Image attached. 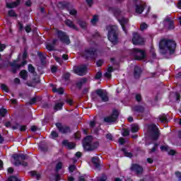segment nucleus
<instances>
[{"mask_svg":"<svg viewBox=\"0 0 181 181\" xmlns=\"http://www.w3.org/2000/svg\"><path fill=\"white\" fill-rule=\"evenodd\" d=\"M159 49L161 54H166L168 50H169L170 54H173L176 50V42L173 40L162 39L159 42Z\"/></svg>","mask_w":181,"mask_h":181,"instance_id":"1","label":"nucleus"},{"mask_svg":"<svg viewBox=\"0 0 181 181\" xmlns=\"http://www.w3.org/2000/svg\"><path fill=\"white\" fill-rule=\"evenodd\" d=\"M82 145L84 151L86 152H93L98 149L100 143L98 141L93 142V137L91 136H86L82 141Z\"/></svg>","mask_w":181,"mask_h":181,"instance_id":"2","label":"nucleus"},{"mask_svg":"<svg viewBox=\"0 0 181 181\" xmlns=\"http://www.w3.org/2000/svg\"><path fill=\"white\" fill-rule=\"evenodd\" d=\"M91 98L95 103H100V98H101L102 103H108V101H110L108 95L101 88L95 90V93L91 94Z\"/></svg>","mask_w":181,"mask_h":181,"instance_id":"3","label":"nucleus"},{"mask_svg":"<svg viewBox=\"0 0 181 181\" xmlns=\"http://www.w3.org/2000/svg\"><path fill=\"white\" fill-rule=\"evenodd\" d=\"M13 159H14L15 163L14 165L15 166H24V168H26L28 166V162L24 161L28 159V155L27 154H23V153H13L12 155Z\"/></svg>","mask_w":181,"mask_h":181,"instance_id":"4","label":"nucleus"},{"mask_svg":"<svg viewBox=\"0 0 181 181\" xmlns=\"http://www.w3.org/2000/svg\"><path fill=\"white\" fill-rule=\"evenodd\" d=\"M129 54L132 56L134 60H137L138 62H141V60H144V59L146 58V54L145 53V51L139 48H133L129 49Z\"/></svg>","mask_w":181,"mask_h":181,"instance_id":"5","label":"nucleus"},{"mask_svg":"<svg viewBox=\"0 0 181 181\" xmlns=\"http://www.w3.org/2000/svg\"><path fill=\"white\" fill-rule=\"evenodd\" d=\"M107 38L112 45H118V33H117V29L110 28L107 33Z\"/></svg>","mask_w":181,"mask_h":181,"instance_id":"6","label":"nucleus"},{"mask_svg":"<svg viewBox=\"0 0 181 181\" xmlns=\"http://www.w3.org/2000/svg\"><path fill=\"white\" fill-rule=\"evenodd\" d=\"M83 57L88 60H95V57H97V49L94 47H90L88 49H86L84 50Z\"/></svg>","mask_w":181,"mask_h":181,"instance_id":"7","label":"nucleus"},{"mask_svg":"<svg viewBox=\"0 0 181 181\" xmlns=\"http://www.w3.org/2000/svg\"><path fill=\"white\" fill-rule=\"evenodd\" d=\"M57 36L62 43H65L66 45H70L71 43L70 37L67 35V33L62 30H57Z\"/></svg>","mask_w":181,"mask_h":181,"instance_id":"8","label":"nucleus"},{"mask_svg":"<svg viewBox=\"0 0 181 181\" xmlns=\"http://www.w3.org/2000/svg\"><path fill=\"white\" fill-rule=\"evenodd\" d=\"M118 117H119V112L115 109L113 110L111 115L104 117L103 121L107 124H111V122H117Z\"/></svg>","mask_w":181,"mask_h":181,"instance_id":"9","label":"nucleus"},{"mask_svg":"<svg viewBox=\"0 0 181 181\" xmlns=\"http://www.w3.org/2000/svg\"><path fill=\"white\" fill-rule=\"evenodd\" d=\"M150 129L152 133L151 138L153 141H158L159 139V136H160V132L156 124H151L150 126Z\"/></svg>","mask_w":181,"mask_h":181,"instance_id":"10","label":"nucleus"},{"mask_svg":"<svg viewBox=\"0 0 181 181\" xmlns=\"http://www.w3.org/2000/svg\"><path fill=\"white\" fill-rule=\"evenodd\" d=\"M132 42L133 45H135L136 46L142 45H144V43H145V41L144 40L141 35H139L138 33H133Z\"/></svg>","mask_w":181,"mask_h":181,"instance_id":"11","label":"nucleus"},{"mask_svg":"<svg viewBox=\"0 0 181 181\" xmlns=\"http://www.w3.org/2000/svg\"><path fill=\"white\" fill-rule=\"evenodd\" d=\"M58 131L61 134H69L71 132V129L69 126H64L62 123L57 122L55 124Z\"/></svg>","mask_w":181,"mask_h":181,"instance_id":"12","label":"nucleus"},{"mask_svg":"<svg viewBox=\"0 0 181 181\" xmlns=\"http://www.w3.org/2000/svg\"><path fill=\"white\" fill-rule=\"evenodd\" d=\"M130 170H132V172H135V173L137 175H142V173L144 172V168H142V166L139 164L133 163L132 164Z\"/></svg>","mask_w":181,"mask_h":181,"instance_id":"13","label":"nucleus"},{"mask_svg":"<svg viewBox=\"0 0 181 181\" xmlns=\"http://www.w3.org/2000/svg\"><path fill=\"white\" fill-rule=\"evenodd\" d=\"M75 74L78 76H83L84 73L87 71V65H81L80 66H76L74 69Z\"/></svg>","mask_w":181,"mask_h":181,"instance_id":"14","label":"nucleus"},{"mask_svg":"<svg viewBox=\"0 0 181 181\" xmlns=\"http://www.w3.org/2000/svg\"><path fill=\"white\" fill-rule=\"evenodd\" d=\"M119 23H120L122 30L124 32V33L127 35L128 33V31H127V25H128V22H129V20L128 18H125L122 17L121 19H119Z\"/></svg>","mask_w":181,"mask_h":181,"instance_id":"15","label":"nucleus"},{"mask_svg":"<svg viewBox=\"0 0 181 181\" xmlns=\"http://www.w3.org/2000/svg\"><path fill=\"white\" fill-rule=\"evenodd\" d=\"M141 74H142V69L140 66H135L134 69V74H133L134 78L136 80H138L141 78Z\"/></svg>","mask_w":181,"mask_h":181,"instance_id":"16","label":"nucleus"},{"mask_svg":"<svg viewBox=\"0 0 181 181\" xmlns=\"http://www.w3.org/2000/svg\"><path fill=\"white\" fill-rule=\"evenodd\" d=\"M18 63V60L14 59L13 62H8V64H10L11 68V73H13V74H16V71H18V69H20L19 64Z\"/></svg>","mask_w":181,"mask_h":181,"instance_id":"17","label":"nucleus"},{"mask_svg":"<svg viewBox=\"0 0 181 181\" xmlns=\"http://www.w3.org/2000/svg\"><path fill=\"white\" fill-rule=\"evenodd\" d=\"M58 6L60 8V9H66V11H69V8H71V4L67 1H59L58 3Z\"/></svg>","mask_w":181,"mask_h":181,"instance_id":"18","label":"nucleus"},{"mask_svg":"<svg viewBox=\"0 0 181 181\" xmlns=\"http://www.w3.org/2000/svg\"><path fill=\"white\" fill-rule=\"evenodd\" d=\"M64 23L66 26H68V28H70L71 29H73L74 30H78V28L76 26L73 21L70 19H66L64 21Z\"/></svg>","mask_w":181,"mask_h":181,"instance_id":"19","label":"nucleus"},{"mask_svg":"<svg viewBox=\"0 0 181 181\" xmlns=\"http://www.w3.org/2000/svg\"><path fill=\"white\" fill-rule=\"evenodd\" d=\"M91 162L94 165L95 168H96V169H100V168H101V160H100V158L92 157Z\"/></svg>","mask_w":181,"mask_h":181,"instance_id":"20","label":"nucleus"},{"mask_svg":"<svg viewBox=\"0 0 181 181\" xmlns=\"http://www.w3.org/2000/svg\"><path fill=\"white\" fill-rule=\"evenodd\" d=\"M62 145L64 146H66L68 148V149H74V148H76V144L73 143V142H69L68 140H64L62 141Z\"/></svg>","mask_w":181,"mask_h":181,"instance_id":"21","label":"nucleus"},{"mask_svg":"<svg viewBox=\"0 0 181 181\" xmlns=\"http://www.w3.org/2000/svg\"><path fill=\"white\" fill-rule=\"evenodd\" d=\"M21 4V0H16V1H13L12 3H6V8H8V9H12L13 8H16V6H18Z\"/></svg>","mask_w":181,"mask_h":181,"instance_id":"22","label":"nucleus"},{"mask_svg":"<svg viewBox=\"0 0 181 181\" xmlns=\"http://www.w3.org/2000/svg\"><path fill=\"white\" fill-rule=\"evenodd\" d=\"M132 110L134 112H139V114H142L145 112V107L142 105H135L132 107Z\"/></svg>","mask_w":181,"mask_h":181,"instance_id":"23","label":"nucleus"},{"mask_svg":"<svg viewBox=\"0 0 181 181\" xmlns=\"http://www.w3.org/2000/svg\"><path fill=\"white\" fill-rule=\"evenodd\" d=\"M51 87H53L52 88L53 93H57V94H60V95L64 94V89L63 88H57L56 87H54V85L53 84H51Z\"/></svg>","mask_w":181,"mask_h":181,"instance_id":"24","label":"nucleus"},{"mask_svg":"<svg viewBox=\"0 0 181 181\" xmlns=\"http://www.w3.org/2000/svg\"><path fill=\"white\" fill-rule=\"evenodd\" d=\"M86 83H87V78H83L82 79H81L80 81H78L76 83V86L77 88H78L79 90H81V88H83V85L86 84Z\"/></svg>","mask_w":181,"mask_h":181,"instance_id":"25","label":"nucleus"},{"mask_svg":"<svg viewBox=\"0 0 181 181\" xmlns=\"http://www.w3.org/2000/svg\"><path fill=\"white\" fill-rule=\"evenodd\" d=\"M76 23H78V25H79L80 28L82 29H87V23L85 21L78 19L76 21Z\"/></svg>","mask_w":181,"mask_h":181,"instance_id":"26","label":"nucleus"},{"mask_svg":"<svg viewBox=\"0 0 181 181\" xmlns=\"http://www.w3.org/2000/svg\"><path fill=\"white\" fill-rule=\"evenodd\" d=\"M144 11H145V7L144 6V5H139L136 4V13H142L144 12Z\"/></svg>","mask_w":181,"mask_h":181,"instance_id":"27","label":"nucleus"},{"mask_svg":"<svg viewBox=\"0 0 181 181\" xmlns=\"http://www.w3.org/2000/svg\"><path fill=\"white\" fill-rule=\"evenodd\" d=\"M28 71L35 76H37V73H36V69L31 64H28Z\"/></svg>","mask_w":181,"mask_h":181,"instance_id":"28","label":"nucleus"},{"mask_svg":"<svg viewBox=\"0 0 181 181\" xmlns=\"http://www.w3.org/2000/svg\"><path fill=\"white\" fill-rule=\"evenodd\" d=\"M158 119H159V121L162 123L168 122V116L166 115V114L163 113L158 116Z\"/></svg>","mask_w":181,"mask_h":181,"instance_id":"29","label":"nucleus"},{"mask_svg":"<svg viewBox=\"0 0 181 181\" xmlns=\"http://www.w3.org/2000/svg\"><path fill=\"white\" fill-rule=\"evenodd\" d=\"M63 105H64V103L63 102L57 103L54 106V110L55 111H60L61 110H63Z\"/></svg>","mask_w":181,"mask_h":181,"instance_id":"30","label":"nucleus"},{"mask_svg":"<svg viewBox=\"0 0 181 181\" xmlns=\"http://www.w3.org/2000/svg\"><path fill=\"white\" fill-rule=\"evenodd\" d=\"M20 76L23 80H26L28 78V71L23 69L20 71Z\"/></svg>","mask_w":181,"mask_h":181,"instance_id":"31","label":"nucleus"},{"mask_svg":"<svg viewBox=\"0 0 181 181\" xmlns=\"http://www.w3.org/2000/svg\"><path fill=\"white\" fill-rule=\"evenodd\" d=\"M30 176H32V177H36L37 180H40V177H42V175L40 174H38L37 172L36 171H30Z\"/></svg>","mask_w":181,"mask_h":181,"instance_id":"32","label":"nucleus"},{"mask_svg":"<svg viewBox=\"0 0 181 181\" xmlns=\"http://www.w3.org/2000/svg\"><path fill=\"white\" fill-rule=\"evenodd\" d=\"M122 152H123V153H124V156H126V158H132V156H134L132 153H129V152L127 151V148H122Z\"/></svg>","mask_w":181,"mask_h":181,"instance_id":"33","label":"nucleus"},{"mask_svg":"<svg viewBox=\"0 0 181 181\" xmlns=\"http://www.w3.org/2000/svg\"><path fill=\"white\" fill-rule=\"evenodd\" d=\"M131 131L133 134H135L139 131V126L138 124L132 125Z\"/></svg>","mask_w":181,"mask_h":181,"instance_id":"34","label":"nucleus"},{"mask_svg":"<svg viewBox=\"0 0 181 181\" xmlns=\"http://www.w3.org/2000/svg\"><path fill=\"white\" fill-rule=\"evenodd\" d=\"M97 181H107L108 177H107V175L103 173L100 177H97Z\"/></svg>","mask_w":181,"mask_h":181,"instance_id":"35","label":"nucleus"},{"mask_svg":"<svg viewBox=\"0 0 181 181\" xmlns=\"http://www.w3.org/2000/svg\"><path fill=\"white\" fill-rule=\"evenodd\" d=\"M8 15L10 16V18H17L18 14L15 12V11L11 9L8 11Z\"/></svg>","mask_w":181,"mask_h":181,"instance_id":"36","label":"nucleus"},{"mask_svg":"<svg viewBox=\"0 0 181 181\" xmlns=\"http://www.w3.org/2000/svg\"><path fill=\"white\" fill-rule=\"evenodd\" d=\"M67 11L69 12V15H71V16H77V10H76L75 8H69Z\"/></svg>","mask_w":181,"mask_h":181,"instance_id":"37","label":"nucleus"},{"mask_svg":"<svg viewBox=\"0 0 181 181\" xmlns=\"http://www.w3.org/2000/svg\"><path fill=\"white\" fill-rule=\"evenodd\" d=\"M6 114H8V110L5 108H1L0 109V117H6Z\"/></svg>","mask_w":181,"mask_h":181,"instance_id":"38","label":"nucleus"},{"mask_svg":"<svg viewBox=\"0 0 181 181\" xmlns=\"http://www.w3.org/2000/svg\"><path fill=\"white\" fill-rule=\"evenodd\" d=\"M1 90H3V91H5V93H9V88L8 87V86H6V84L1 83Z\"/></svg>","mask_w":181,"mask_h":181,"instance_id":"39","label":"nucleus"},{"mask_svg":"<svg viewBox=\"0 0 181 181\" xmlns=\"http://www.w3.org/2000/svg\"><path fill=\"white\" fill-rule=\"evenodd\" d=\"M46 49L49 51V52H53L54 51V46L52 44H47L46 45Z\"/></svg>","mask_w":181,"mask_h":181,"instance_id":"40","label":"nucleus"},{"mask_svg":"<svg viewBox=\"0 0 181 181\" xmlns=\"http://www.w3.org/2000/svg\"><path fill=\"white\" fill-rule=\"evenodd\" d=\"M168 30H173V29H175V22H173V21L168 23Z\"/></svg>","mask_w":181,"mask_h":181,"instance_id":"41","label":"nucleus"},{"mask_svg":"<svg viewBox=\"0 0 181 181\" xmlns=\"http://www.w3.org/2000/svg\"><path fill=\"white\" fill-rule=\"evenodd\" d=\"M62 168H63V163L62 162L57 163L55 167L56 171L59 172V170H60Z\"/></svg>","mask_w":181,"mask_h":181,"instance_id":"42","label":"nucleus"},{"mask_svg":"<svg viewBox=\"0 0 181 181\" xmlns=\"http://www.w3.org/2000/svg\"><path fill=\"white\" fill-rule=\"evenodd\" d=\"M101 77H103V73L101 72V71H99L96 73V74L95 76V79L100 80V78H101Z\"/></svg>","mask_w":181,"mask_h":181,"instance_id":"43","label":"nucleus"},{"mask_svg":"<svg viewBox=\"0 0 181 181\" xmlns=\"http://www.w3.org/2000/svg\"><path fill=\"white\" fill-rule=\"evenodd\" d=\"M76 169H77V167H76L75 165H70L69 167V170L70 173H73V172H74Z\"/></svg>","mask_w":181,"mask_h":181,"instance_id":"44","label":"nucleus"},{"mask_svg":"<svg viewBox=\"0 0 181 181\" xmlns=\"http://www.w3.org/2000/svg\"><path fill=\"white\" fill-rule=\"evenodd\" d=\"M51 136H52V139H54L59 137V134L56 131H52L51 132Z\"/></svg>","mask_w":181,"mask_h":181,"instance_id":"45","label":"nucleus"},{"mask_svg":"<svg viewBox=\"0 0 181 181\" xmlns=\"http://www.w3.org/2000/svg\"><path fill=\"white\" fill-rule=\"evenodd\" d=\"M37 56L40 57L41 63H43V61L46 59V57H45V55H43V53H42L40 52H37Z\"/></svg>","mask_w":181,"mask_h":181,"instance_id":"46","label":"nucleus"},{"mask_svg":"<svg viewBox=\"0 0 181 181\" xmlns=\"http://www.w3.org/2000/svg\"><path fill=\"white\" fill-rule=\"evenodd\" d=\"M145 29H148V24L143 23L140 25V30H145Z\"/></svg>","mask_w":181,"mask_h":181,"instance_id":"47","label":"nucleus"},{"mask_svg":"<svg viewBox=\"0 0 181 181\" xmlns=\"http://www.w3.org/2000/svg\"><path fill=\"white\" fill-rule=\"evenodd\" d=\"M23 60H26V59H28V49H24V51L23 52Z\"/></svg>","mask_w":181,"mask_h":181,"instance_id":"48","label":"nucleus"},{"mask_svg":"<svg viewBox=\"0 0 181 181\" xmlns=\"http://www.w3.org/2000/svg\"><path fill=\"white\" fill-rule=\"evenodd\" d=\"M37 101V98L36 97H34L30 100L29 104L30 105H33V104H36Z\"/></svg>","mask_w":181,"mask_h":181,"instance_id":"49","label":"nucleus"},{"mask_svg":"<svg viewBox=\"0 0 181 181\" xmlns=\"http://www.w3.org/2000/svg\"><path fill=\"white\" fill-rule=\"evenodd\" d=\"M63 78L64 80H65V81H69V79L70 78V73L66 72L63 75Z\"/></svg>","mask_w":181,"mask_h":181,"instance_id":"50","label":"nucleus"},{"mask_svg":"<svg viewBox=\"0 0 181 181\" xmlns=\"http://www.w3.org/2000/svg\"><path fill=\"white\" fill-rule=\"evenodd\" d=\"M103 64H104V60H103V59H98L96 62L97 67H101L103 66Z\"/></svg>","mask_w":181,"mask_h":181,"instance_id":"51","label":"nucleus"},{"mask_svg":"<svg viewBox=\"0 0 181 181\" xmlns=\"http://www.w3.org/2000/svg\"><path fill=\"white\" fill-rule=\"evenodd\" d=\"M113 13L114 15H116V16H119V15H121V11L119 8H114Z\"/></svg>","mask_w":181,"mask_h":181,"instance_id":"52","label":"nucleus"},{"mask_svg":"<svg viewBox=\"0 0 181 181\" xmlns=\"http://www.w3.org/2000/svg\"><path fill=\"white\" fill-rule=\"evenodd\" d=\"M160 150L163 152H169V146H160Z\"/></svg>","mask_w":181,"mask_h":181,"instance_id":"53","label":"nucleus"},{"mask_svg":"<svg viewBox=\"0 0 181 181\" xmlns=\"http://www.w3.org/2000/svg\"><path fill=\"white\" fill-rule=\"evenodd\" d=\"M8 181H21V180L13 175L8 177Z\"/></svg>","mask_w":181,"mask_h":181,"instance_id":"54","label":"nucleus"},{"mask_svg":"<svg viewBox=\"0 0 181 181\" xmlns=\"http://www.w3.org/2000/svg\"><path fill=\"white\" fill-rule=\"evenodd\" d=\"M25 30L26 33H30V32H32V27H30V25H27L25 27Z\"/></svg>","mask_w":181,"mask_h":181,"instance_id":"55","label":"nucleus"},{"mask_svg":"<svg viewBox=\"0 0 181 181\" xmlns=\"http://www.w3.org/2000/svg\"><path fill=\"white\" fill-rule=\"evenodd\" d=\"M74 135L75 139L78 140L80 138H81V133H80V132H76Z\"/></svg>","mask_w":181,"mask_h":181,"instance_id":"56","label":"nucleus"},{"mask_svg":"<svg viewBox=\"0 0 181 181\" xmlns=\"http://www.w3.org/2000/svg\"><path fill=\"white\" fill-rule=\"evenodd\" d=\"M129 136V130L128 129H124L122 132V136Z\"/></svg>","mask_w":181,"mask_h":181,"instance_id":"57","label":"nucleus"},{"mask_svg":"<svg viewBox=\"0 0 181 181\" xmlns=\"http://www.w3.org/2000/svg\"><path fill=\"white\" fill-rule=\"evenodd\" d=\"M135 98L136 101H137L138 103H141V101H142V96L141 95V94H136Z\"/></svg>","mask_w":181,"mask_h":181,"instance_id":"58","label":"nucleus"},{"mask_svg":"<svg viewBox=\"0 0 181 181\" xmlns=\"http://www.w3.org/2000/svg\"><path fill=\"white\" fill-rule=\"evenodd\" d=\"M98 22V17L97 16H94L93 18L91 19V23L93 25H95V23H97Z\"/></svg>","mask_w":181,"mask_h":181,"instance_id":"59","label":"nucleus"},{"mask_svg":"<svg viewBox=\"0 0 181 181\" xmlns=\"http://www.w3.org/2000/svg\"><path fill=\"white\" fill-rule=\"evenodd\" d=\"M18 25L19 26L18 30L19 32H22L23 30V23L22 22L18 21Z\"/></svg>","mask_w":181,"mask_h":181,"instance_id":"60","label":"nucleus"},{"mask_svg":"<svg viewBox=\"0 0 181 181\" xmlns=\"http://www.w3.org/2000/svg\"><path fill=\"white\" fill-rule=\"evenodd\" d=\"M104 76L110 80L112 78V74H111L110 72H106L104 74Z\"/></svg>","mask_w":181,"mask_h":181,"instance_id":"61","label":"nucleus"},{"mask_svg":"<svg viewBox=\"0 0 181 181\" xmlns=\"http://www.w3.org/2000/svg\"><path fill=\"white\" fill-rule=\"evenodd\" d=\"M168 155L170 156H175V155H176V151L171 149L168 151Z\"/></svg>","mask_w":181,"mask_h":181,"instance_id":"62","label":"nucleus"},{"mask_svg":"<svg viewBox=\"0 0 181 181\" xmlns=\"http://www.w3.org/2000/svg\"><path fill=\"white\" fill-rule=\"evenodd\" d=\"M175 176L177 177L179 181H181V173L180 171L175 172Z\"/></svg>","mask_w":181,"mask_h":181,"instance_id":"63","label":"nucleus"},{"mask_svg":"<svg viewBox=\"0 0 181 181\" xmlns=\"http://www.w3.org/2000/svg\"><path fill=\"white\" fill-rule=\"evenodd\" d=\"M119 145H124L125 144V139L122 137L119 138Z\"/></svg>","mask_w":181,"mask_h":181,"instance_id":"64","label":"nucleus"}]
</instances>
